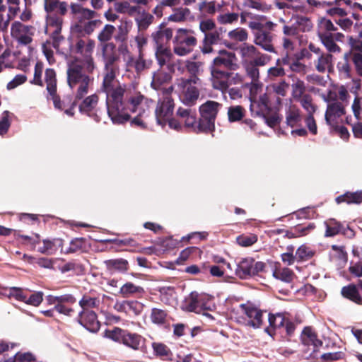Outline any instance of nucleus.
<instances>
[{
  "label": "nucleus",
  "instance_id": "1",
  "mask_svg": "<svg viewBox=\"0 0 362 362\" xmlns=\"http://www.w3.org/2000/svg\"><path fill=\"white\" fill-rule=\"evenodd\" d=\"M101 90L106 94L107 112L115 124H122L131 119V114L136 116L130 121L132 126L146 129L143 118L149 114V100L140 93L126 97L125 86L115 79L114 69H107L104 76Z\"/></svg>",
  "mask_w": 362,
  "mask_h": 362
},
{
  "label": "nucleus",
  "instance_id": "2",
  "mask_svg": "<svg viewBox=\"0 0 362 362\" xmlns=\"http://www.w3.org/2000/svg\"><path fill=\"white\" fill-rule=\"evenodd\" d=\"M57 0H44L46 16V33L52 36L54 42H59L63 37L60 35L63 18L55 12L59 4Z\"/></svg>",
  "mask_w": 362,
  "mask_h": 362
},
{
  "label": "nucleus",
  "instance_id": "3",
  "mask_svg": "<svg viewBox=\"0 0 362 362\" xmlns=\"http://www.w3.org/2000/svg\"><path fill=\"white\" fill-rule=\"evenodd\" d=\"M221 105L218 102L208 100L199 107L200 118L197 131L208 133L215 129V120Z\"/></svg>",
  "mask_w": 362,
  "mask_h": 362
},
{
  "label": "nucleus",
  "instance_id": "4",
  "mask_svg": "<svg viewBox=\"0 0 362 362\" xmlns=\"http://www.w3.org/2000/svg\"><path fill=\"white\" fill-rule=\"evenodd\" d=\"M197 45L195 32L192 29L179 28L174 38V53L178 56H185L192 52Z\"/></svg>",
  "mask_w": 362,
  "mask_h": 362
},
{
  "label": "nucleus",
  "instance_id": "5",
  "mask_svg": "<svg viewBox=\"0 0 362 362\" xmlns=\"http://www.w3.org/2000/svg\"><path fill=\"white\" fill-rule=\"evenodd\" d=\"M106 337L112 341L122 344L133 350H139L144 339L137 333L130 332L127 329L115 327L106 332Z\"/></svg>",
  "mask_w": 362,
  "mask_h": 362
},
{
  "label": "nucleus",
  "instance_id": "6",
  "mask_svg": "<svg viewBox=\"0 0 362 362\" xmlns=\"http://www.w3.org/2000/svg\"><path fill=\"white\" fill-rule=\"evenodd\" d=\"M272 94L264 93L259 96L258 100L251 99L250 111L252 115L263 117L268 126L274 127L279 122L280 119L277 115L266 117L271 107V98Z\"/></svg>",
  "mask_w": 362,
  "mask_h": 362
},
{
  "label": "nucleus",
  "instance_id": "7",
  "mask_svg": "<svg viewBox=\"0 0 362 362\" xmlns=\"http://www.w3.org/2000/svg\"><path fill=\"white\" fill-rule=\"evenodd\" d=\"M211 301V299L209 296L192 291L185 297L181 308L185 311L201 313L202 310H211L215 308L214 304Z\"/></svg>",
  "mask_w": 362,
  "mask_h": 362
},
{
  "label": "nucleus",
  "instance_id": "8",
  "mask_svg": "<svg viewBox=\"0 0 362 362\" xmlns=\"http://www.w3.org/2000/svg\"><path fill=\"white\" fill-rule=\"evenodd\" d=\"M223 69H211L212 86L215 89L226 90L230 85L236 84L242 81L241 76Z\"/></svg>",
  "mask_w": 362,
  "mask_h": 362
},
{
  "label": "nucleus",
  "instance_id": "9",
  "mask_svg": "<svg viewBox=\"0 0 362 362\" xmlns=\"http://www.w3.org/2000/svg\"><path fill=\"white\" fill-rule=\"evenodd\" d=\"M170 90H171L172 88L163 93V95L159 98L155 110L157 123L162 127L166 124L167 120H169L174 112L175 105L171 98Z\"/></svg>",
  "mask_w": 362,
  "mask_h": 362
},
{
  "label": "nucleus",
  "instance_id": "10",
  "mask_svg": "<svg viewBox=\"0 0 362 362\" xmlns=\"http://www.w3.org/2000/svg\"><path fill=\"white\" fill-rule=\"evenodd\" d=\"M327 103V107L325 115L326 123L332 126L337 123V119L345 114V105L332 96L330 92L327 96L323 97Z\"/></svg>",
  "mask_w": 362,
  "mask_h": 362
},
{
  "label": "nucleus",
  "instance_id": "11",
  "mask_svg": "<svg viewBox=\"0 0 362 362\" xmlns=\"http://www.w3.org/2000/svg\"><path fill=\"white\" fill-rule=\"evenodd\" d=\"M240 53L246 63L253 66H264L269 58L258 52L257 48L249 44L244 43L240 47Z\"/></svg>",
  "mask_w": 362,
  "mask_h": 362
},
{
  "label": "nucleus",
  "instance_id": "12",
  "mask_svg": "<svg viewBox=\"0 0 362 362\" xmlns=\"http://www.w3.org/2000/svg\"><path fill=\"white\" fill-rule=\"evenodd\" d=\"M35 29L33 26L26 25L19 21H16L11 25V34L18 43L28 45L33 40V36Z\"/></svg>",
  "mask_w": 362,
  "mask_h": 362
},
{
  "label": "nucleus",
  "instance_id": "13",
  "mask_svg": "<svg viewBox=\"0 0 362 362\" xmlns=\"http://www.w3.org/2000/svg\"><path fill=\"white\" fill-rule=\"evenodd\" d=\"M190 70L192 71L191 72L192 76L184 81L186 89L182 98L184 104L189 106L194 105L199 97V91L197 88L192 86V83L197 84L199 81V78L196 76V73L198 72L199 69Z\"/></svg>",
  "mask_w": 362,
  "mask_h": 362
},
{
  "label": "nucleus",
  "instance_id": "14",
  "mask_svg": "<svg viewBox=\"0 0 362 362\" xmlns=\"http://www.w3.org/2000/svg\"><path fill=\"white\" fill-rule=\"evenodd\" d=\"M311 53L305 48L302 49L300 52L290 56L288 53L281 60H277V64L279 66H288L290 68L294 66L300 68L303 66L305 68L307 66L305 64L306 61L310 59Z\"/></svg>",
  "mask_w": 362,
  "mask_h": 362
},
{
  "label": "nucleus",
  "instance_id": "15",
  "mask_svg": "<svg viewBox=\"0 0 362 362\" xmlns=\"http://www.w3.org/2000/svg\"><path fill=\"white\" fill-rule=\"evenodd\" d=\"M240 308L242 313H243L249 319L246 322V325L254 329L261 327L263 322L262 310L250 303L241 304L240 305Z\"/></svg>",
  "mask_w": 362,
  "mask_h": 362
},
{
  "label": "nucleus",
  "instance_id": "16",
  "mask_svg": "<svg viewBox=\"0 0 362 362\" xmlns=\"http://www.w3.org/2000/svg\"><path fill=\"white\" fill-rule=\"evenodd\" d=\"M77 322L91 332L98 331L100 327L96 313L93 310H81L78 314Z\"/></svg>",
  "mask_w": 362,
  "mask_h": 362
},
{
  "label": "nucleus",
  "instance_id": "17",
  "mask_svg": "<svg viewBox=\"0 0 362 362\" xmlns=\"http://www.w3.org/2000/svg\"><path fill=\"white\" fill-rule=\"evenodd\" d=\"M45 80L47 84V90L49 94L55 108L62 110V105L59 97L56 94L57 79L54 69H45Z\"/></svg>",
  "mask_w": 362,
  "mask_h": 362
},
{
  "label": "nucleus",
  "instance_id": "18",
  "mask_svg": "<svg viewBox=\"0 0 362 362\" xmlns=\"http://www.w3.org/2000/svg\"><path fill=\"white\" fill-rule=\"evenodd\" d=\"M114 309L129 315H139L143 310V304L137 300L116 301Z\"/></svg>",
  "mask_w": 362,
  "mask_h": 362
},
{
  "label": "nucleus",
  "instance_id": "19",
  "mask_svg": "<svg viewBox=\"0 0 362 362\" xmlns=\"http://www.w3.org/2000/svg\"><path fill=\"white\" fill-rule=\"evenodd\" d=\"M173 31L170 28L160 25L157 30L152 33L151 37L156 48L165 47L173 37Z\"/></svg>",
  "mask_w": 362,
  "mask_h": 362
},
{
  "label": "nucleus",
  "instance_id": "20",
  "mask_svg": "<svg viewBox=\"0 0 362 362\" xmlns=\"http://www.w3.org/2000/svg\"><path fill=\"white\" fill-rule=\"evenodd\" d=\"M70 8L71 14L79 23H83L86 21L91 20L98 15L95 11L84 8L78 4H71Z\"/></svg>",
  "mask_w": 362,
  "mask_h": 362
},
{
  "label": "nucleus",
  "instance_id": "21",
  "mask_svg": "<svg viewBox=\"0 0 362 362\" xmlns=\"http://www.w3.org/2000/svg\"><path fill=\"white\" fill-rule=\"evenodd\" d=\"M221 40V34L218 30L204 35L200 49L203 54H209L214 52L213 45H216Z\"/></svg>",
  "mask_w": 362,
  "mask_h": 362
},
{
  "label": "nucleus",
  "instance_id": "22",
  "mask_svg": "<svg viewBox=\"0 0 362 362\" xmlns=\"http://www.w3.org/2000/svg\"><path fill=\"white\" fill-rule=\"evenodd\" d=\"M254 259L250 257L242 259L236 264L235 274L242 279H247L254 276L252 270Z\"/></svg>",
  "mask_w": 362,
  "mask_h": 362
},
{
  "label": "nucleus",
  "instance_id": "23",
  "mask_svg": "<svg viewBox=\"0 0 362 362\" xmlns=\"http://www.w3.org/2000/svg\"><path fill=\"white\" fill-rule=\"evenodd\" d=\"M341 293L344 298L357 304H362V282H360L358 286L349 284L344 286Z\"/></svg>",
  "mask_w": 362,
  "mask_h": 362
},
{
  "label": "nucleus",
  "instance_id": "24",
  "mask_svg": "<svg viewBox=\"0 0 362 362\" xmlns=\"http://www.w3.org/2000/svg\"><path fill=\"white\" fill-rule=\"evenodd\" d=\"M293 96L296 100L300 103L308 115H313L317 110V106L313 103L312 96L309 94H303L301 88L298 90H294Z\"/></svg>",
  "mask_w": 362,
  "mask_h": 362
},
{
  "label": "nucleus",
  "instance_id": "25",
  "mask_svg": "<svg viewBox=\"0 0 362 362\" xmlns=\"http://www.w3.org/2000/svg\"><path fill=\"white\" fill-rule=\"evenodd\" d=\"M177 115L185 119V124L187 128H190V130L194 133H204V132H198L197 131V127L198 126V122H197L196 119V113L192 112L189 109L179 107L177 111Z\"/></svg>",
  "mask_w": 362,
  "mask_h": 362
},
{
  "label": "nucleus",
  "instance_id": "26",
  "mask_svg": "<svg viewBox=\"0 0 362 362\" xmlns=\"http://www.w3.org/2000/svg\"><path fill=\"white\" fill-rule=\"evenodd\" d=\"M300 339L303 344L305 346H313V353H315L317 349L322 344V341L317 339L315 332L309 327H305L303 329Z\"/></svg>",
  "mask_w": 362,
  "mask_h": 362
},
{
  "label": "nucleus",
  "instance_id": "27",
  "mask_svg": "<svg viewBox=\"0 0 362 362\" xmlns=\"http://www.w3.org/2000/svg\"><path fill=\"white\" fill-rule=\"evenodd\" d=\"M272 39V35L263 30L255 33L254 42L257 45L260 46L264 50L272 52H274Z\"/></svg>",
  "mask_w": 362,
  "mask_h": 362
},
{
  "label": "nucleus",
  "instance_id": "28",
  "mask_svg": "<svg viewBox=\"0 0 362 362\" xmlns=\"http://www.w3.org/2000/svg\"><path fill=\"white\" fill-rule=\"evenodd\" d=\"M236 60L235 54L233 52L221 50L218 55L214 58V64L217 66L231 68L235 65Z\"/></svg>",
  "mask_w": 362,
  "mask_h": 362
},
{
  "label": "nucleus",
  "instance_id": "29",
  "mask_svg": "<svg viewBox=\"0 0 362 362\" xmlns=\"http://www.w3.org/2000/svg\"><path fill=\"white\" fill-rule=\"evenodd\" d=\"M83 69H67V81L69 86L74 88L85 82H90V78L83 72Z\"/></svg>",
  "mask_w": 362,
  "mask_h": 362
},
{
  "label": "nucleus",
  "instance_id": "30",
  "mask_svg": "<svg viewBox=\"0 0 362 362\" xmlns=\"http://www.w3.org/2000/svg\"><path fill=\"white\" fill-rule=\"evenodd\" d=\"M132 3L128 1H119L115 2L114 10L118 13L127 14L133 16L135 14H141V10L139 6H133Z\"/></svg>",
  "mask_w": 362,
  "mask_h": 362
},
{
  "label": "nucleus",
  "instance_id": "31",
  "mask_svg": "<svg viewBox=\"0 0 362 362\" xmlns=\"http://www.w3.org/2000/svg\"><path fill=\"white\" fill-rule=\"evenodd\" d=\"M102 54L105 68L113 65L118 59L115 45L112 42L104 43L102 45Z\"/></svg>",
  "mask_w": 362,
  "mask_h": 362
},
{
  "label": "nucleus",
  "instance_id": "32",
  "mask_svg": "<svg viewBox=\"0 0 362 362\" xmlns=\"http://www.w3.org/2000/svg\"><path fill=\"white\" fill-rule=\"evenodd\" d=\"M98 103V96L93 94L83 99L79 105V111L82 114H85L89 117H93L92 112L95 110Z\"/></svg>",
  "mask_w": 362,
  "mask_h": 362
},
{
  "label": "nucleus",
  "instance_id": "33",
  "mask_svg": "<svg viewBox=\"0 0 362 362\" xmlns=\"http://www.w3.org/2000/svg\"><path fill=\"white\" fill-rule=\"evenodd\" d=\"M145 293L143 287L135 285L132 282H127L123 284L119 289V293L124 298L132 296H140Z\"/></svg>",
  "mask_w": 362,
  "mask_h": 362
},
{
  "label": "nucleus",
  "instance_id": "34",
  "mask_svg": "<svg viewBox=\"0 0 362 362\" xmlns=\"http://www.w3.org/2000/svg\"><path fill=\"white\" fill-rule=\"evenodd\" d=\"M133 26L132 20L127 18H122L120 20V25L117 27V34L115 37L116 40L122 43L127 40L128 35Z\"/></svg>",
  "mask_w": 362,
  "mask_h": 362
},
{
  "label": "nucleus",
  "instance_id": "35",
  "mask_svg": "<svg viewBox=\"0 0 362 362\" xmlns=\"http://www.w3.org/2000/svg\"><path fill=\"white\" fill-rule=\"evenodd\" d=\"M192 18L191 11L186 7L176 8L168 17V21L175 23L186 21Z\"/></svg>",
  "mask_w": 362,
  "mask_h": 362
},
{
  "label": "nucleus",
  "instance_id": "36",
  "mask_svg": "<svg viewBox=\"0 0 362 362\" xmlns=\"http://www.w3.org/2000/svg\"><path fill=\"white\" fill-rule=\"evenodd\" d=\"M156 57L160 66H169L173 54L169 47L156 48Z\"/></svg>",
  "mask_w": 362,
  "mask_h": 362
},
{
  "label": "nucleus",
  "instance_id": "37",
  "mask_svg": "<svg viewBox=\"0 0 362 362\" xmlns=\"http://www.w3.org/2000/svg\"><path fill=\"white\" fill-rule=\"evenodd\" d=\"M273 276L285 283H291L294 277V273L287 267H276L272 272Z\"/></svg>",
  "mask_w": 362,
  "mask_h": 362
},
{
  "label": "nucleus",
  "instance_id": "38",
  "mask_svg": "<svg viewBox=\"0 0 362 362\" xmlns=\"http://www.w3.org/2000/svg\"><path fill=\"white\" fill-rule=\"evenodd\" d=\"M337 204L346 202L349 204H361L362 202V192H356L354 193L346 192L336 198Z\"/></svg>",
  "mask_w": 362,
  "mask_h": 362
},
{
  "label": "nucleus",
  "instance_id": "39",
  "mask_svg": "<svg viewBox=\"0 0 362 362\" xmlns=\"http://www.w3.org/2000/svg\"><path fill=\"white\" fill-rule=\"evenodd\" d=\"M294 24L298 32H309L313 29V24L310 18L297 16L294 18Z\"/></svg>",
  "mask_w": 362,
  "mask_h": 362
},
{
  "label": "nucleus",
  "instance_id": "40",
  "mask_svg": "<svg viewBox=\"0 0 362 362\" xmlns=\"http://www.w3.org/2000/svg\"><path fill=\"white\" fill-rule=\"evenodd\" d=\"M318 37L329 52H336L340 51L339 47L335 43L333 34L322 33V32Z\"/></svg>",
  "mask_w": 362,
  "mask_h": 362
},
{
  "label": "nucleus",
  "instance_id": "41",
  "mask_svg": "<svg viewBox=\"0 0 362 362\" xmlns=\"http://www.w3.org/2000/svg\"><path fill=\"white\" fill-rule=\"evenodd\" d=\"M248 32L243 28H236L228 33V38L235 42H244L248 39Z\"/></svg>",
  "mask_w": 362,
  "mask_h": 362
},
{
  "label": "nucleus",
  "instance_id": "42",
  "mask_svg": "<svg viewBox=\"0 0 362 362\" xmlns=\"http://www.w3.org/2000/svg\"><path fill=\"white\" fill-rule=\"evenodd\" d=\"M81 310H91L90 309L98 308L100 305V299L96 297H91L84 295L78 302Z\"/></svg>",
  "mask_w": 362,
  "mask_h": 362
},
{
  "label": "nucleus",
  "instance_id": "43",
  "mask_svg": "<svg viewBox=\"0 0 362 362\" xmlns=\"http://www.w3.org/2000/svg\"><path fill=\"white\" fill-rule=\"evenodd\" d=\"M286 123L288 126L293 127L298 126L301 122L300 110L290 107L286 113Z\"/></svg>",
  "mask_w": 362,
  "mask_h": 362
},
{
  "label": "nucleus",
  "instance_id": "44",
  "mask_svg": "<svg viewBox=\"0 0 362 362\" xmlns=\"http://www.w3.org/2000/svg\"><path fill=\"white\" fill-rule=\"evenodd\" d=\"M247 76L251 78V94L257 93L258 90L262 88V84L259 83V69H246Z\"/></svg>",
  "mask_w": 362,
  "mask_h": 362
},
{
  "label": "nucleus",
  "instance_id": "45",
  "mask_svg": "<svg viewBox=\"0 0 362 362\" xmlns=\"http://www.w3.org/2000/svg\"><path fill=\"white\" fill-rule=\"evenodd\" d=\"M313 255V251L310 247L303 245L297 249L295 257H296L298 262H303L310 259Z\"/></svg>",
  "mask_w": 362,
  "mask_h": 362
},
{
  "label": "nucleus",
  "instance_id": "46",
  "mask_svg": "<svg viewBox=\"0 0 362 362\" xmlns=\"http://www.w3.org/2000/svg\"><path fill=\"white\" fill-rule=\"evenodd\" d=\"M107 267L120 272H126L128 269V262L124 259H110L106 262Z\"/></svg>",
  "mask_w": 362,
  "mask_h": 362
},
{
  "label": "nucleus",
  "instance_id": "47",
  "mask_svg": "<svg viewBox=\"0 0 362 362\" xmlns=\"http://www.w3.org/2000/svg\"><path fill=\"white\" fill-rule=\"evenodd\" d=\"M228 116L230 122L239 121L244 116V109L240 105L231 106L228 110Z\"/></svg>",
  "mask_w": 362,
  "mask_h": 362
},
{
  "label": "nucleus",
  "instance_id": "48",
  "mask_svg": "<svg viewBox=\"0 0 362 362\" xmlns=\"http://www.w3.org/2000/svg\"><path fill=\"white\" fill-rule=\"evenodd\" d=\"M326 225V231L325 236L327 237H332L338 233H339L341 230V224L336 221L334 219H331L327 222H325Z\"/></svg>",
  "mask_w": 362,
  "mask_h": 362
},
{
  "label": "nucleus",
  "instance_id": "49",
  "mask_svg": "<svg viewBox=\"0 0 362 362\" xmlns=\"http://www.w3.org/2000/svg\"><path fill=\"white\" fill-rule=\"evenodd\" d=\"M115 30L114 25L106 24L98 35V40L101 42L108 43L107 42L112 38Z\"/></svg>",
  "mask_w": 362,
  "mask_h": 362
},
{
  "label": "nucleus",
  "instance_id": "50",
  "mask_svg": "<svg viewBox=\"0 0 362 362\" xmlns=\"http://www.w3.org/2000/svg\"><path fill=\"white\" fill-rule=\"evenodd\" d=\"M171 79V74L170 72L165 71V69H157L153 74V83L162 84L168 82Z\"/></svg>",
  "mask_w": 362,
  "mask_h": 362
},
{
  "label": "nucleus",
  "instance_id": "51",
  "mask_svg": "<svg viewBox=\"0 0 362 362\" xmlns=\"http://www.w3.org/2000/svg\"><path fill=\"white\" fill-rule=\"evenodd\" d=\"M239 14L236 13H224L217 16V21L221 25L233 24L238 21Z\"/></svg>",
  "mask_w": 362,
  "mask_h": 362
},
{
  "label": "nucleus",
  "instance_id": "52",
  "mask_svg": "<svg viewBox=\"0 0 362 362\" xmlns=\"http://www.w3.org/2000/svg\"><path fill=\"white\" fill-rule=\"evenodd\" d=\"M344 60L346 63L343 64L341 66H338V68H349V65L347 63V61L349 59H351L356 68H362V54L359 53L349 54L346 53L344 55Z\"/></svg>",
  "mask_w": 362,
  "mask_h": 362
},
{
  "label": "nucleus",
  "instance_id": "53",
  "mask_svg": "<svg viewBox=\"0 0 362 362\" xmlns=\"http://www.w3.org/2000/svg\"><path fill=\"white\" fill-rule=\"evenodd\" d=\"M335 30H337V28L330 20L326 18L320 20L318 25V36H320V33L322 32V33L332 34L331 32Z\"/></svg>",
  "mask_w": 362,
  "mask_h": 362
},
{
  "label": "nucleus",
  "instance_id": "54",
  "mask_svg": "<svg viewBox=\"0 0 362 362\" xmlns=\"http://www.w3.org/2000/svg\"><path fill=\"white\" fill-rule=\"evenodd\" d=\"M268 320L269 325L275 329L284 327L286 321L281 313L269 314Z\"/></svg>",
  "mask_w": 362,
  "mask_h": 362
},
{
  "label": "nucleus",
  "instance_id": "55",
  "mask_svg": "<svg viewBox=\"0 0 362 362\" xmlns=\"http://www.w3.org/2000/svg\"><path fill=\"white\" fill-rule=\"evenodd\" d=\"M167 314L161 309L153 308L151 313V321L154 324L163 325L165 322Z\"/></svg>",
  "mask_w": 362,
  "mask_h": 362
},
{
  "label": "nucleus",
  "instance_id": "56",
  "mask_svg": "<svg viewBox=\"0 0 362 362\" xmlns=\"http://www.w3.org/2000/svg\"><path fill=\"white\" fill-rule=\"evenodd\" d=\"M35 361V356L30 352H17L13 357L9 358L4 362H30Z\"/></svg>",
  "mask_w": 362,
  "mask_h": 362
},
{
  "label": "nucleus",
  "instance_id": "57",
  "mask_svg": "<svg viewBox=\"0 0 362 362\" xmlns=\"http://www.w3.org/2000/svg\"><path fill=\"white\" fill-rule=\"evenodd\" d=\"M199 28L204 35L214 32L216 23L212 19H205L199 22Z\"/></svg>",
  "mask_w": 362,
  "mask_h": 362
},
{
  "label": "nucleus",
  "instance_id": "58",
  "mask_svg": "<svg viewBox=\"0 0 362 362\" xmlns=\"http://www.w3.org/2000/svg\"><path fill=\"white\" fill-rule=\"evenodd\" d=\"M332 55L330 54H321L317 59L315 68H332Z\"/></svg>",
  "mask_w": 362,
  "mask_h": 362
},
{
  "label": "nucleus",
  "instance_id": "59",
  "mask_svg": "<svg viewBox=\"0 0 362 362\" xmlns=\"http://www.w3.org/2000/svg\"><path fill=\"white\" fill-rule=\"evenodd\" d=\"M160 293L161 294L162 300L165 303H170V299H173L175 297V291L173 287L163 286L160 288Z\"/></svg>",
  "mask_w": 362,
  "mask_h": 362
},
{
  "label": "nucleus",
  "instance_id": "60",
  "mask_svg": "<svg viewBox=\"0 0 362 362\" xmlns=\"http://www.w3.org/2000/svg\"><path fill=\"white\" fill-rule=\"evenodd\" d=\"M141 13H142L141 18L139 20L136 19V21L139 29L145 30L152 23L153 16L146 12H141Z\"/></svg>",
  "mask_w": 362,
  "mask_h": 362
},
{
  "label": "nucleus",
  "instance_id": "61",
  "mask_svg": "<svg viewBox=\"0 0 362 362\" xmlns=\"http://www.w3.org/2000/svg\"><path fill=\"white\" fill-rule=\"evenodd\" d=\"M344 353L342 351L329 352L321 355L323 362H333L344 358Z\"/></svg>",
  "mask_w": 362,
  "mask_h": 362
},
{
  "label": "nucleus",
  "instance_id": "62",
  "mask_svg": "<svg viewBox=\"0 0 362 362\" xmlns=\"http://www.w3.org/2000/svg\"><path fill=\"white\" fill-rule=\"evenodd\" d=\"M152 348L156 356H168L170 354L169 348L162 343H153Z\"/></svg>",
  "mask_w": 362,
  "mask_h": 362
},
{
  "label": "nucleus",
  "instance_id": "63",
  "mask_svg": "<svg viewBox=\"0 0 362 362\" xmlns=\"http://www.w3.org/2000/svg\"><path fill=\"white\" fill-rule=\"evenodd\" d=\"M43 300V293L37 291L33 293L29 298L25 297V303L33 306H38Z\"/></svg>",
  "mask_w": 362,
  "mask_h": 362
},
{
  "label": "nucleus",
  "instance_id": "64",
  "mask_svg": "<svg viewBox=\"0 0 362 362\" xmlns=\"http://www.w3.org/2000/svg\"><path fill=\"white\" fill-rule=\"evenodd\" d=\"M10 112L8 111H4L2 114L1 119L0 120V134L3 135L6 134L11 125L10 121H9V117H10Z\"/></svg>",
  "mask_w": 362,
  "mask_h": 362
}]
</instances>
